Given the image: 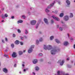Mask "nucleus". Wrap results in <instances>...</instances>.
<instances>
[{"label":"nucleus","instance_id":"nucleus-28","mask_svg":"<svg viewBox=\"0 0 75 75\" xmlns=\"http://www.w3.org/2000/svg\"><path fill=\"white\" fill-rule=\"evenodd\" d=\"M4 57H6V58H8V55H4Z\"/></svg>","mask_w":75,"mask_h":75},{"label":"nucleus","instance_id":"nucleus-37","mask_svg":"<svg viewBox=\"0 0 75 75\" xmlns=\"http://www.w3.org/2000/svg\"><path fill=\"white\" fill-rule=\"evenodd\" d=\"M42 53H40L39 54V56H42Z\"/></svg>","mask_w":75,"mask_h":75},{"label":"nucleus","instance_id":"nucleus-15","mask_svg":"<svg viewBox=\"0 0 75 75\" xmlns=\"http://www.w3.org/2000/svg\"><path fill=\"white\" fill-rule=\"evenodd\" d=\"M19 54L20 55H22L23 54V52L22 51H19L18 52Z\"/></svg>","mask_w":75,"mask_h":75},{"label":"nucleus","instance_id":"nucleus-22","mask_svg":"<svg viewBox=\"0 0 75 75\" xmlns=\"http://www.w3.org/2000/svg\"><path fill=\"white\" fill-rule=\"evenodd\" d=\"M64 61L63 60L62 61V62L60 63V65H63V64H64Z\"/></svg>","mask_w":75,"mask_h":75},{"label":"nucleus","instance_id":"nucleus-54","mask_svg":"<svg viewBox=\"0 0 75 75\" xmlns=\"http://www.w3.org/2000/svg\"><path fill=\"white\" fill-rule=\"evenodd\" d=\"M70 40H73L72 38H71L70 39Z\"/></svg>","mask_w":75,"mask_h":75},{"label":"nucleus","instance_id":"nucleus-26","mask_svg":"<svg viewBox=\"0 0 75 75\" xmlns=\"http://www.w3.org/2000/svg\"><path fill=\"white\" fill-rule=\"evenodd\" d=\"M4 17H8V15L7 14H5L4 15Z\"/></svg>","mask_w":75,"mask_h":75},{"label":"nucleus","instance_id":"nucleus-47","mask_svg":"<svg viewBox=\"0 0 75 75\" xmlns=\"http://www.w3.org/2000/svg\"><path fill=\"white\" fill-rule=\"evenodd\" d=\"M26 71V70L25 69H24L23 70V71H24V72H25V71Z\"/></svg>","mask_w":75,"mask_h":75},{"label":"nucleus","instance_id":"nucleus-52","mask_svg":"<svg viewBox=\"0 0 75 75\" xmlns=\"http://www.w3.org/2000/svg\"><path fill=\"white\" fill-rule=\"evenodd\" d=\"M67 35H68L69 37V34L68 33V34H67Z\"/></svg>","mask_w":75,"mask_h":75},{"label":"nucleus","instance_id":"nucleus-38","mask_svg":"<svg viewBox=\"0 0 75 75\" xmlns=\"http://www.w3.org/2000/svg\"><path fill=\"white\" fill-rule=\"evenodd\" d=\"M59 29L60 31H62V28H60Z\"/></svg>","mask_w":75,"mask_h":75},{"label":"nucleus","instance_id":"nucleus-1","mask_svg":"<svg viewBox=\"0 0 75 75\" xmlns=\"http://www.w3.org/2000/svg\"><path fill=\"white\" fill-rule=\"evenodd\" d=\"M52 48V46L51 45H48L47 46V47H46V45H44V49H45V50H51Z\"/></svg>","mask_w":75,"mask_h":75},{"label":"nucleus","instance_id":"nucleus-10","mask_svg":"<svg viewBox=\"0 0 75 75\" xmlns=\"http://www.w3.org/2000/svg\"><path fill=\"white\" fill-rule=\"evenodd\" d=\"M44 20L45 23H46V24H48V20H47V19L46 18H44Z\"/></svg>","mask_w":75,"mask_h":75},{"label":"nucleus","instance_id":"nucleus-6","mask_svg":"<svg viewBox=\"0 0 75 75\" xmlns=\"http://www.w3.org/2000/svg\"><path fill=\"white\" fill-rule=\"evenodd\" d=\"M3 72L5 73H7V72H8V70L6 68L3 69Z\"/></svg>","mask_w":75,"mask_h":75},{"label":"nucleus","instance_id":"nucleus-57","mask_svg":"<svg viewBox=\"0 0 75 75\" xmlns=\"http://www.w3.org/2000/svg\"><path fill=\"white\" fill-rule=\"evenodd\" d=\"M25 52V50H24L23 52Z\"/></svg>","mask_w":75,"mask_h":75},{"label":"nucleus","instance_id":"nucleus-13","mask_svg":"<svg viewBox=\"0 0 75 75\" xmlns=\"http://www.w3.org/2000/svg\"><path fill=\"white\" fill-rule=\"evenodd\" d=\"M68 45V42H64V45Z\"/></svg>","mask_w":75,"mask_h":75},{"label":"nucleus","instance_id":"nucleus-23","mask_svg":"<svg viewBox=\"0 0 75 75\" xmlns=\"http://www.w3.org/2000/svg\"><path fill=\"white\" fill-rule=\"evenodd\" d=\"M18 23H23V21L22 20H20L18 21Z\"/></svg>","mask_w":75,"mask_h":75},{"label":"nucleus","instance_id":"nucleus-32","mask_svg":"<svg viewBox=\"0 0 75 75\" xmlns=\"http://www.w3.org/2000/svg\"><path fill=\"white\" fill-rule=\"evenodd\" d=\"M4 16L3 15H2V18H4Z\"/></svg>","mask_w":75,"mask_h":75},{"label":"nucleus","instance_id":"nucleus-18","mask_svg":"<svg viewBox=\"0 0 75 75\" xmlns=\"http://www.w3.org/2000/svg\"><path fill=\"white\" fill-rule=\"evenodd\" d=\"M56 42L57 43H58V44H59V43H60V42L57 39H56Z\"/></svg>","mask_w":75,"mask_h":75},{"label":"nucleus","instance_id":"nucleus-7","mask_svg":"<svg viewBox=\"0 0 75 75\" xmlns=\"http://www.w3.org/2000/svg\"><path fill=\"white\" fill-rule=\"evenodd\" d=\"M12 57H13V58H15V57H17L16 53L15 52H13L12 54Z\"/></svg>","mask_w":75,"mask_h":75},{"label":"nucleus","instance_id":"nucleus-33","mask_svg":"<svg viewBox=\"0 0 75 75\" xmlns=\"http://www.w3.org/2000/svg\"><path fill=\"white\" fill-rule=\"evenodd\" d=\"M13 37H16V35L14 34H13Z\"/></svg>","mask_w":75,"mask_h":75},{"label":"nucleus","instance_id":"nucleus-4","mask_svg":"<svg viewBox=\"0 0 75 75\" xmlns=\"http://www.w3.org/2000/svg\"><path fill=\"white\" fill-rule=\"evenodd\" d=\"M36 21L35 20L31 21L30 23L31 25H35L36 24Z\"/></svg>","mask_w":75,"mask_h":75},{"label":"nucleus","instance_id":"nucleus-21","mask_svg":"<svg viewBox=\"0 0 75 75\" xmlns=\"http://www.w3.org/2000/svg\"><path fill=\"white\" fill-rule=\"evenodd\" d=\"M25 34H27L28 33V31L27 30H25Z\"/></svg>","mask_w":75,"mask_h":75},{"label":"nucleus","instance_id":"nucleus-12","mask_svg":"<svg viewBox=\"0 0 75 75\" xmlns=\"http://www.w3.org/2000/svg\"><path fill=\"white\" fill-rule=\"evenodd\" d=\"M54 6V4H50V6H49L47 8H50L51 7H52V6Z\"/></svg>","mask_w":75,"mask_h":75},{"label":"nucleus","instance_id":"nucleus-41","mask_svg":"<svg viewBox=\"0 0 75 75\" xmlns=\"http://www.w3.org/2000/svg\"><path fill=\"white\" fill-rule=\"evenodd\" d=\"M24 37L25 38H27V36H24Z\"/></svg>","mask_w":75,"mask_h":75},{"label":"nucleus","instance_id":"nucleus-20","mask_svg":"<svg viewBox=\"0 0 75 75\" xmlns=\"http://www.w3.org/2000/svg\"><path fill=\"white\" fill-rule=\"evenodd\" d=\"M11 47L12 48H13L14 47V44H11Z\"/></svg>","mask_w":75,"mask_h":75},{"label":"nucleus","instance_id":"nucleus-34","mask_svg":"<svg viewBox=\"0 0 75 75\" xmlns=\"http://www.w3.org/2000/svg\"><path fill=\"white\" fill-rule=\"evenodd\" d=\"M20 44H21V45H23V43L21 42H20Z\"/></svg>","mask_w":75,"mask_h":75},{"label":"nucleus","instance_id":"nucleus-5","mask_svg":"<svg viewBox=\"0 0 75 75\" xmlns=\"http://www.w3.org/2000/svg\"><path fill=\"white\" fill-rule=\"evenodd\" d=\"M64 19L65 21H68L69 19V17L67 16H66L64 17Z\"/></svg>","mask_w":75,"mask_h":75},{"label":"nucleus","instance_id":"nucleus-63","mask_svg":"<svg viewBox=\"0 0 75 75\" xmlns=\"http://www.w3.org/2000/svg\"><path fill=\"white\" fill-rule=\"evenodd\" d=\"M61 23H63V22H61Z\"/></svg>","mask_w":75,"mask_h":75},{"label":"nucleus","instance_id":"nucleus-16","mask_svg":"<svg viewBox=\"0 0 75 75\" xmlns=\"http://www.w3.org/2000/svg\"><path fill=\"white\" fill-rule=\"evenodd\" d=\"M35 69H36V71H37L38 70H39V67H38L37 66L35 67Z\"/></svg>","mask_w":75,"mask_h":75},{"label":"nucleus","instance_id":"nucleus-14","mask_svg":"<svg viewBox=\"0 0 75 75\" xmlns=\"http://www.w3.org/2000/svg\"><path fill=\"white\" fill-rule=\"evenodd\" d=\"M66 3L68 5H69L70 4V2L68 0H67L66 1Z\"/></svg>","mask_w":75,"mask_h":75},{"label":"nucleus","instance_id":"nucleus-44","mask_svg":"<svg viewBox=\"0 0 75 75\" xmlns=\"http://www.w3.org/2000/svg\"><path fill=\"white\" fill-rule=\"evenodd\" d=\"M54 13H55V14H57V11H55L54 12Z\"/></svg>","mask_w":75,"mask_h":75},{"label":"nucleus","instance_id":"nucleus-48","mask_svg":"<svg viewBox=\"0 0 75 75\" xmlns=\"http://www.w3.org/2000/svg\"><path fill=\"white\" fill-rule=\"evenodd\" d=\"M22 66H23V67H24V66H25V65H24V64H22Z\"/></svg>","mask_w":75,"mask_h":75},{"label":"nucleus","instance_id":"nucleus-56","mask_svg":"<svg viewBox=\"0 0 75 75\" xmlns=\"http://www.w3.org/2000/svg\"><path fill=\"white\" fill-rule=\"evenodd\" d=\"M58 3H59V4H60V2H58Z\"/></svg>","mask_w":75,"mask_h":75},{"label":"nucleus","instance_id":"nucleus-35","mask_svg":"<svg viewBox=\"0 0 75 75\" xmlns=\"http://www.w3.org/2000/svg\"><path fill=\"white\" fill-rule=\"evenodd\" d=\"M5 40L6 41H8V40L7 39V38H5Z\"/></svg>","mask_w":75,"mask_h":75},{"label":"nucleus","instance_id":"nucleus-2","mask_svg":"<svg viewBox=\"0 0 75 75\" xmlns=\"http://www.w3.org/2000/svg\"><path fill=\"white\" fill-rule=\"evenodd\" d=\"M58 51H59V50L57 49L56 50L55 49H53L51 51V54L52 55H54L55 54V52H58Z\"/></svg>","mask_w":75,"mask_h":75},{"label":"nucleus","instance_id":"nucleus-36","mask_svg":"<svg viewBox=\"0 0 75 75\" xmlns=\"http://www.w3.org/2000/svg\"><path fill=\"white\" fill-rule=\"evenodd\" d=\"M60 72L59 71H57V75H59Z\"/></svg>","mask_w":75,"mask_h":75},{"label":"nucleus","instance_id":"nucleus-11","mask_svg":"<svg viewBox=\"0 0 75 75\" xmlns=\"http://www.w3.org/2000/svg\"><path fill=\"white\" fill-rule=\"evenodd\" d=\"M33 62L34 64H35L37 62V59L34 60L33 61Z\"/></svg>","mask_w":75,"mask_h":75},{"label":"nucleus","instance_id":"nucleus-43","mask_svg":"<svg viewBox=\"0 0 75 75\" xmlns=\"http://www.w3.org/2000/svg\"><path fill=\"white\" fill-rule=\"evenodd\" d=\"M16 65H17L16 64H15L14 65V67H16Z\"/></svg>","mask_w":75,"mask_h":75},{"label":"nucleus","instance_id":"nucleus-51","mask_svg":"<svg viewBox=\"0 0 75 75\" xmlns=\"http://www.w3.org/2000/svg\"><path fill=\"white\" fill-rule=\"evenodd\" d=\"M2 42H3V43L4 42V40H2Z\"/></svg>","mask_w":75,"mask_h":75},{"label":"nucleus","instance_id":"nucleus-60","mask_svg":"<svg viewBox=\"0 0 75 75\" xmlns=\"http://www.w3.org/2000/svg\"><path fill=\"white\" fill-rule=\"evenodd\" d=\"M5 51H6V52L7 51V50H5Z\"/></svg>","mask_w":75,"mask_h":75},{"label":"nucleus","instance_id":"nucleus-17","mask_svg":"<svg viewBox=\"0 0 75 75\" xmlns=\"http://www.w3.org/2000/svg\"><path fill=\"white\" fill-rule=\"evenodd\" d=\"M64 16V13H61L59 15V16L60 17H62L63 16Z\"/></svg>","mask_w":75,"mask_h":75},{"label":"nucleus","instance_id":"nucleus-50","mask_svg":"<svg viewBox=\"0 0 75 75\" xmlns=\"http://www.w3.org/2000/svg\"><path fill=\"white\" fill-rule=\"evenodd\" d=\"M74 48H75V44L74 45Z\"/></svg>","mask_w":75,"mask_h":75},{"label":"nucleus","instance_id":"nucleus-59","mask_svg":"<svg viewBox=\"0 0 75 75\" xmlns=\"http://www.w3.org/2000/svg\"><path fill=\"white\" fill-rule=\"evenodd\" d=\"M1 22H4V21H3V20Z\"/></svg>","mask_w":75,"mask_h":75},{"label":"nucleus","instance_id":"nucleus-27","mask_svg":"<svg viewBox=\"0 0 75 75\" xmlns=\"http://www.w3.org/2000/svg\"><path fill=\"white\" fill-rule=\"evenodd\" d=\"M45 11L47 13L48 12H50V11L48 10V9L47 8L46 10H45Z\"/></svg>","mask_w":75,"mask_h":75},{"label":"nucleus","instance_id":"nucleus-3","mask_svg":"<svg viewBox=\"0 0 75 75\" xmlns=\"http://www.w3.org/2000/svg\"><path fill=\"white\" fill-rule=\"evenodd\" d=\"M34 45H32L31 46L30 48L28 50V53H31L32 51H33V49L34 48Z\"/></svg>","mask_w":75,"mask_h":75},{"label":"nucleus","instance_id":"nucleus-8","mask_svg":"<svg viewBox=\"0 0 75 75\" xmlns=\"http://www.w3.org/2000/svg\"><path fill=\"white\" fill-rule=\"evenodd\" d=\"M52 18L54 19H55L57 21H59V19L57 17H55L54 16H52Z\"/></svg>","mask_w":75,"mask_h":75},{"label":"nucleus","instance_id":"nucleus-24","mask_svg":"<svg viewBox=\"0 0 75 75\" xmlns=\"http://www.w3.org/2000/svg\"><path fill=\"white\" fill-rule=\"evenodd\" d=\"M17 31L18 33H21V30L20 29H18Z\"/></svg>","mask_w":75,"mask_h":75},{"label":"nucleus","instance_id":"nucleus-46","mask_svg":"<svg viewBox=\"0 0 75 75\" xmlns=\"http://www.w3.org/2000/svg\"><path fill=\"white\" fill-rule=\"evenodd\" d=\"M67 60H69V58H68L67 59Z\"/></svg>","mask_w":75,"mask_h":75},{"label":"nucleus","instance_id":"nucleus-19","mask_svg":"<svg viewBox=\"0 0 75 75\" xmlns=\"http://www.w3.org/2000/svg\"><path fill=\"white\" fill-rule=\"evenodd\" d=\"M54 36H52L50 37V40H52L54 38Z\"/></svg>","mask_w":75,"mask_h":75},{"label":"nucleus","instance_id":"nucleus-39","mask_svg":"<svg viewBox=\"0 0 75 75\" xmlns=\"http://www.w3.org/2000/svg\"><path fill=\"white\" fill-rule=\"evenodd\" d=\"M22 17H23V18L25 19V17L24 16H22Z\"/></svg>","mask_w":75,"mask_h":75},{"label":"nucleus","instance_id":"nucleus-53","mask_svg":"<svg viewBox=\"0 0 75 75\" xmlns=\"http://www.w3.org/2000/svg\"><path fill=\"white\" fill-rule=\"evenodd\" d=\"M33 74H34V75H35V73L34 72H33Z\"/></svg>","mask_w":75,"mask_h":75},{"label":"nucleus","instance_id":"nucleus-49","mask_svg":"<svg viewBox=\"0 0 75 75\" xmlns=\"http://www.w3.org/2000/svg\"><path fill=\"white\" fill-rule=\"evenodd\" d=\"M57 28H58V27H59V25H57Z\"/></svg>","mask_w":75,"mask_h":75},{"label":"nucleus","instance_id":"nucleus-31","mask_svg":"<svg viewBox=\"0 0 75 75\" xmlns=\"http://www.w3.org/2000/svg\"><path fill=\"white\" fill-rule=\"evenodd\" d=\"M21 40H24V38L22 37H21Z\"/></svg>","mask_w":75,"mask_h":75},{"label":"nucleus","instance_id":"nucleus-55","mask_svg":"<svg viewBox=\"0 0 75 75\" xmlns=\"http://www.w3.org/2000/svg\"><path fill=\"white\" fill-rule=\"evenodd\" d=\"M41 61H42V59H41L40 60Z\"/></svg>","mask_w":75,"mask_h":75},{"label":"nucleus","instance_id":"nucleus-61","mask_svg":"<svg viewBox=\"0 0 75 75\" xmlns=\"http://www.w3.org/2000/svg\"><path fill=\"white\" fill-rule=\"evenodd\" d=\"M2 10H4V8H2Z\"/></svg>","mask_w":75,"mask_h":75},{"label":"nucleus","instance_id":"nucleus-25","mask_svg":"<svg viewBox=\"0 0 75 75\" xmlns=\"http://www.w3.org/2000/svg\"><path fill=\"white\" fill-rule=\"evenodd\" d=\"M73 14L72 13H70V17H73Z\"/></svg>","mask_w":75,"mask_h":75},{"label":"nucleus","instance_id":"nucleus-42","mask_svg":"<svg viewBox=\"0 0 75 75\" xmlns=\"http://www.w3.org/2000/svg\"><path fill=\"white\" fill-rule=\"evenodd\" d=\"M11 18H12V19H13V18H14V16H13L11 17Z\"/></svg>","mask_w":75,"mask_h":75},{"label":"nucleus","instance_id":"nucleus-9","mask_svg":"<svg viewBox=\"0 0 75 75\" xmlns=\"http://www.w3.org/2000/svg\"><path fill=\"white\" fill-rule=\"evenodd\" d=\"M20 43V41H19L18 40H17L15 42V44H17L18 45V44H19V43Z\"/></svg>","mask_w":75,"mask_h":75},{"label":"nucleus","instance_id":"nucleus-64","mask_svg":"<svg viewBox=\"0 0 75 75\" xmlns=\"http://www.w3.org/2000/svg\"><path fill=\"white\" fill-rule=\"evenodd\" d=\"M74 2H75V0L74 1Z\"/></svg>","mask_w":75,"mask_h":75},{"label":"nucleus","instance_id":"nucleus-29","mask_svg":"<svg viewBox=\"0 0 75 75\" xmlns=\"http://www.w3.org/2000/svg\"><path fill=\"white\" fill-rule=\"evenodd\" d=\"M39 41H40V42H41V41H42V38H40V39L39 40Z\"/></svg>","mask_w":75,"mask_h":75},{"label":"nucleus","instance_id":"nucleus-30","mask_svg":"<svg viewBox=\"0 0 75 75\" xmlns=\"http://www.w3.org/2000/svg\"><path fill=\"white\" fill-rule=\"evenodd\" d=\"M36 44H39V41H38V40H36Z\"/></svg>","mask_w":75,"mask_h":75},{"label":"nucleus","instance_id":"nucleus-62","mask_svg":"<svg viewBox=\"0 0 75 75\" xmlns=\"http://www.w3.org/2000/svg\"><path fill=\"white\" fill-rule=\"evenodd\" d=\"M39 33H40V34H41V32H39Z\"/></svg>","mask_w":75,"mask_h":75},{"label":"nucleus","instance_id":"nucleus-45","mask_svg":"<svg viewBox=\"0 0 75 75\" xmlns=\"http://www.w3.org/2000/svg\"><path fill=\"white\" fill-rule=\"evenodd\" d=\"M38 25H37L36 26V28H38Z\"/></svg>","mask_w":75,"mask_h":75},{"label":"nucleus","instance_id":"nucleus-40","mask_svg":"<svg viewBox=\"0 0 75 75\" xmlns=\"http://www.w3.org/2000/svg\"><path fill=\"white\" fill-rule=\"evenodd\" d=\"M51 21L52 23H54V21L53 20H51Z\"/></svg>","mask_w":75,"mask_h":75},{"label":"nucleus","instance_id":"nucleus-58","mask_svg":"<svg viewBox=\"0 0 75 75\" xmlns=\"http://www.w3.org/2000/svg\"><path fill=\"white\" fill-rule=\"evenodd\" d=\"M19 73L20 74H21V72L20 71Z\"/></svg>","mask_w":75,"mask_h":75}]
</instances>
